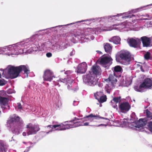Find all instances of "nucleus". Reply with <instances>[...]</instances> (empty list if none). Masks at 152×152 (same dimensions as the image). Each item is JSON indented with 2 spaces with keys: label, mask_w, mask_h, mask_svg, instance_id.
I'll list each match as a JSON object with an SVG mask.
<instances>
[{
  "label": "nucleus",
  "mask_w": 152,
  "mask_h": 152,
  "mask_svg": "<svg viewBox=\"0 0 152 152\" xmlns=\"http://www.w3.org/2000/svg\"><path fill=\"white\" fill-rule=\"evenodd\" d=\"M26 127L28 129L27 132L28 135L35 134L40 130L39 126L38 124L32 125L31 123H29L26 125Z\"/></svg>",
  "instance_id": "nucleus-5"
},
{
  "label": "nucleus",
  "mask_w": 152,
  "mask_h": 152,
  "mask_svg": "<svg viewBox=\"0 0 152 152\" xmlns=\"http://www.w3.org/2000/svg\"><path fill=\"white\" fill-rule=\"evenodd\" d=\"M91 70L93 73L96 75H99L101 71L100 67L96 65H94L92 66Z\"/></svg>",
  "instance_id": "nucleus-20"
},
{
  "label": "nucleus",
  "mask_w": 152,
  "mask_h": 152,
  "mask_svg": "<svg viewBox=\"0 0 152 152\" xmlns=\"http://www.w3.org/2000/svg\"><path fill=\"white\" fill-rule=\"evenodd\" d=\"M72 92H75L78 89V88L77 86L76 87H75L73 88H72L71 89Z\"/></svg>",
  "instance_id": "nucleus-35"
},
{
  "label": "nucleus",
  "mask_w": 152,
  "mask_h": 152,
  "mask_svg": "<svg viewBox=\"0 0 152 152\" xmlns=\"http://www.w3.org/2000/svg\"><path fill=\"white\" fill-rule=\"evenodd\" d=\"M58 38H60L61 37H69L71 36V33L69 32H62L60 34H58L57 35Z\"/></svg>",
  "instance_id": "nucleus-24"
},
{
  "label": "nucleus",
  "mask_w": 152,
  "mask_h": 152,
  "mask_svg": "<svg viewBox=\"0 0 152 152\" xmlns=\"http://www.w3.org/2000/svg\"><path fill=\"white\" fill-rule=\"evenodd\" d=\"M147 118H149L150 119H152V113L150 112L148 109L145 110Z\"/></svg>",
  "instance_id": "nucleus-28"
},
{
  "label": "nucleus",
  "mask_w": 152,
  "mask_h": 152,
  "mask_svg": "<svg viewBox=\"0 0 152 152\" xmlns=\"http://www.w3.org/2000/svg\"><path fill=\"white\" fill-rule=\"evenodd\" d=\"M145 58L147 60L150 59V53L149 52H147L144 55Z\"/></svg>",
  "instance_id": "nucleus-30"
},
{
  "label": "nucleus",
  "mask_w": 152,
  "mask_h": 152,
  "mask_svg": "<svg viewBox=\"0 0 152 152\" xmlns=\"http://www.w3.org/2000/svg\"><path fill=\"white\" fill-rule=\"evenodd\" d=\"M104 124H101L100 125H98L99 126H104Z\"/></svg>",
  "instance_id": "nucleus-45"
},
{
  "label": "nucleus",
  "mask_w": 152,
  "mask_h": 152,
  "mask_svg": "<svg viewBox=\"0 0 152 152\" xmlns=\"http://www.w3.org/2000/svg\"><path fill=\"white\" fill-rule=\"evenodd\" d=\"M148 127L149 131L152 132V121H151L149 122Z\"/></svg>",
  "instance_id": "nucleus-32"
},
{
  "label": "nucleus",
  "mask_w": 152,
  "mask_h": 152,
  "mask_svg": "<svg viewBox=\"0 0 152 152\" xmlns=\"http://www.w3.org/2000/svg\"><path fill=\"white\" fill-rule=\"evenodd\" d=\"M23 136H25L26 135V133L25 132H24L23 133Z\"/></svg>",
  "instance_id": "nucleus-43"
},
{
  "label": "nucleus",
  "mask_w": 152,
  "mask_h": 152,
  "mask_svg": "<svg viewBox=\"0 0 152 152\" xmlns=\"http://www.w3.org/2000/svg\"><path fill=\"white\" fill-rule=\"evenodd\" d=\"M121 112L126 113L128 112L130 108V106L128 102H124L121 103L119 106Z\"/></svg>",
  "instance_id": "nucleus-13"
},
{
  "label": "nucleus",
  "mask_w": 152,
  "mask_h": 152,
  "mask_svg": "<svg viewBox=\"0 0 152 152\" xmlns=\"http://www.w3.org/2000/svg\"><path fill=\"white\" fill-rule=\"evenodd\" d=\"M78 120L79 119L75 118V119L67 121V124L65 125L61 124L54 125H48L46 127V128L50 129L49 132H47L46 133L48 134L50 132H52L53 130H63L70 128L75 127L81 126V123L80 121H76Z\"/></svg>",
  "instance_id": "nucleus-1"
},
{
  "label": "nucleus",
  "mask_w": 152,
  "mask_h": 152,
  "mask_svg": "<svg viewBox=\"0 0 152 152\" xmlns=\"http://www.w3.org/2000/svg\"><path fill=\"white\" fill-rule=\"evenodd\" d=\"M46 56L47 57L49 58L52 56V54L51 53H46Z\"/></svg>",
  "instance_id": "nucleus-36"
},
{
  "label": "nucleus",
  "mask_w": 152,
  "mask_h": 152,
  "mask_svg": "<svg viewBox=\"0 0 152 152\" xmlns=\"http://www.w3.org/2000/svg\"><path fill=\"white\" fill-rule=\"evenodd\" d=\"M85 20H82V21L81 22H83V21H85Z\"/></svg>",
  "instance_id": "nucleus-49"
},
{
  "label": "nucleus",
  "mask_w": 152,
  "mask_h": 152,
  "mask_svg": "<svg viewBox=\"0 0 152 152\" xmlns=\"http://www.w3.org/2000/svg\"><path fill=\"white\" fill-rule=\"evenodd\" d=\"M83 81L86 83H88L91 86L94 85L96 84V80L94 75H92L91 73L84 76Z\"/></svg>",
  "instance_id": "nucleus-6"
},
{
  "label": "nucleus",
  "mask_w": 152,
  "mask_h": 152,
  "mask_svg": "<svg viewBox=\"0 0 152 152\" xmlns=\"http://www.w3.org/2000/svg\"><path fill=\"white\" fill-rule=\"evenodd\" d=\"M99 64L106 67L107 64H110L112 63L113 59L110 57L103 55L99 58Z\"/></svg>",
  "instance_id": "nucleus-7"
},
{
  "label": "nucleus",
  "mask_w": 152,
  "mask_h": 152,
  "mask_svg": "<svg viewBox=\"0 0 152 152\" xmlns=\"http://www.w3.org/2000/svg\"><path fill=\"white\" fill-rule=\"evenodd\" d=\"M75 102H76V101H74V103H73V104H74V103H75Z\"/></svg>",
  "instance_id": "nucleus-48"
},
{
  "label": "nucleus",
  "mask_w": 152,
  "mask_h": 152,
  "mask_svg": "<svg viewBox=\"0 0 152 152\" xmlns=\"http://www.w3.org/2000/svg\"><path fill=\"white\" fill-rule=\"evenodd\" d=\"M97 51L100 54H102V53L100 51Z\"/></svg>",
  "instance_id": "nucleus-44"
},
{
  "label": "nucleus",
  "mask_w": 152,
  "mask_h": 152,
  "mask_svg": "<svg viewBox=\"0 0 152 152\" xmlns=\"http://www.w3.org/2000/svg\"><path fill=\"white\" fill-rule=\"evenodd\" d=\"M1 77V73H0V78Z\"/></svg>",
  "instance_id": "nucleus-46"
},
{
  "label": "nucleus",
  "mask_w": 152,
  "mask_h": 152,
  "mask_svg": "<svg viewBox=\"0 0 152 152\" xmlns=\"http://www.w3.org/2000/svg\"><path fill=\"white\" fill-rule=\"evenodd\" d=\"M121 125H122V126H128L131 128L134 127L140 128L143 127L147 123V120L145 118H140L137 122L136 125L134 126L133 123L130 122L128 123L127 120L126 119L121 120Z\"/></svg>",
  "instance_id": "nucleus-3"
},
{
  "label": "nucleus",
  "mask_w": 152,
  "mask_h": 152,
  "mask_svg": "<svg viewBox=\"0 0 152 152\" xmlns=\"http://www.w3.org/2000/svg\"><path fill=\"white\" fill-rule=\"evenodd\" d=\"M109 41L113 42L114 44H118L120 42V38L118 36L113 37L109 39Z\"/></svg>",
  "instance_id": "nucleus-23"
},
{
  "label": "nucleus",
  "mask_w": 152,
  "mask_h": 152,
  "mask_svg": "<svg viewBox=\"0 0 152 152\" xmlns=\"http://www.w3.org/2000/svg\"><path fill=\"white\" fill-rule=\"evenodd\" d=\"M143 47H148L150 45L151 43V39L146 36H143L140 38Z\"/></svg>",
  "instance_id": "nucleus-17"
},
{
  "label": "nucleus",
  "mask_w": 152,
  "mask_h": 152,
  "mask_svg": "<svg viewBox=\"0 0 152 152\" xmlns=\"http://www.w3.org/2000/svg\"><path fill=\"white\" fill-rule=\"evenodd\" d=\"M140 69H141V71H142V72H144V70L143 69V68L142 67V66H141L140 67Z\"/></svg>",
  "instance_id": "nucleus-42"
},
{
  "label": "nucleus",
  "mask_w": 152,
  "mask_h": 152,
  "mask_svg": "<svg viewBox=\"0 0 152 152\" xmlns=\"http://www.w3.org/2000/svg\"><path fill=\"white\" fill-rule=\"evenodd\" d=\"M5 84V80L4 79H0V86H4Z\"/></svg>",
  "instance_id": "nucleus-34"
},
{
  "label": "nucleus",
  "mask_w": 152,
  "mask_h": 152,
  "mask_svg": "<svg viewBox=\"0 0 152 152\" xmlns=\"http://www.w3.org/2000/svg\"><path fill=\"white\" fill-rule=\"evenodd\" d=\"M107 98L106 96L104 94L102 96H101L99 99L98 101L100 103H102L106 102L107 100Z\"/></svg>",
  "instance_id": "nucleus-26"
},
{
  "label": "nucleus",
  "mask_w": 152,
  "mask_h": 152,
  "mask_svg": "<svg viewBox=\"0 0 152 152\" xmlns=\"http://www.w3.org/2000/svg\"><path fill=\"white\" fill-rule=\"evenodd\" d=\"M88 124H89L88 122H86L84 123L83 124H81V126H88Z\"/></svg>",
  "instance_id": "nucleus-40"
},
{
  "label": "nucleus",
  "mask_w": 152,
  "mask_h": 152,
  "mask_svg": "<svg viewBox=\"0 0 152 152\" xmlns=\"http://www.w3.org/2000/svg\"><path fill=\"white\" fill-rule=\"evenodd\" d=\"M53 73L49 70L45 71L43 76L44 80L50 81L53 78Z\"/></svg>",
  "instance_id": "nucleus-16"
},
{
  "label": "nucleus",
  "mask_w": 152,
  "mask_h": 152,
  "mask_svg": "<svg viewBox=\"0 0 152 152\" xmlns=\"http://www.w3.org/2000/svg\"><path fill=\"white\" fill-rule=\"evenodd\" d=\"M121 15V14H118L117 15L109 16H108V19L109 20H111L110 18H111L112 19H113L114 17L115 18L117 16H118L119 15Z\"/></svg>",
  "instance_id": "nucleus-33"
},
{
  "label": "nucleus",
  "mask_w": 152,
  "mask_h": 152,
  "mask_svg": "<svg viewBox=\"0 0 152 152\" xmlns=\"http://www.w3.org/2000/svg\"><path fill=\"white\" fill-rule=\"evenodd\" d=\"M131 54L129 52L126 50H121L119 53L118 56L116 57L117 61L121 62L124 61L126 64H129L131 61Z\"/></svg>",
  "instance_id": "nucleus-4"
},
{
  "label": "nucleus",
  "mask_w": 152,
  "mask_h": 152,
  "mask_svg": "<svg viewBox=\"0 0 152 152\" xmlns=\"http://www.w3.org/2000/svg\"><path fill=\"white\" fill-rule=\"evenodd\" d=\"M113 107L115 109H118V107H117V105L116 104H115V105H114L113 106Z\"/></svg>",
  "instance_id": "nucleus-41"
},
{
  "label": "nucleus",
  "mask_w": 152,
  "mask_h": 152,
  "mask_svg": "<svg viewBox=\"0 0 152 152\" xmlns=\"http://www.w3.org/2000/svg\"><path fill=\"white\" fill-rule=\"evenodd\" d=\"M122 70V69L121 67L118 65L115 66L114 67V73L115 72H120Z\"/></svg>",
  "instance_id": "nucleus-27"
},
{
  "label": "nucleus",
  "mask_w": 152,
  "mask_h": 152,
  "mask_svg": "<svg viewBox=\"0 0 152 152\" xmlns=\"http://www.w3.org/2000/svg\"><path fill=\"white\" fill-rule=\"evenodd\" d=\"M66 45V44L64 43V45H63V46H64L62 48L61 47V46H60L59 47V48L61 49V50L66 48L65 45Z\"/></svg>",
  "instance_id": "nucleus-38"
},
{
  "label": "nucleus",
  "mask_w": 152,
  "mask_h": 152,
  "mask_svg": "<svg viewBox=\"0 0 152 152\" xmlns=\"http://www.w3.org/2000/svg\"><path fill=\"white\" fill-rule=\"evenodd\" d=\"M127 40L129 45L130 47L136 48L138 46L140 39L138 38L135 39L132 38L128 39Z\"/></svg>",
  "instance_id": "nucleus-15"
},
{
  "label": "nucleus",
  "mask_w": 152,
  "mask_h": 152,
  "mask_svg": "<svg viewBox=\"0 0 152 152\" xmlns=\"http://www.w3.org/2000/svg\"><path fill=\"white\" fill-rule=\"evenodd\" d=\"M117 77V76H115V73H114L113 75H109L108 78L109 83L108 84H106V88H108L109 89L111 88H109L110 86L113 87L115 86V84H116L117 81L116 78Z\"/></svg>",
  "instance_id": "nucleus-8"
},
{
  "label": "nucleus",
  "mask_w": 152,
  "mask_h": 152,
  "mask_svg": "<svg viewBox=\"0 0 152 152\" xmlns=\"http://www.w3.org/2000/svg\"><path fill=\"white\" fill-rule=\"evenodd\" d=\"M135 15L133 14H130L128 15L122 17V18L124 19V18L125 19L127 18H132L134 17H135Z\"/></svg>",
  "instance_id": "nucleus-31"
},
{
  "label": "nucleus",
  "mask_w": 152,
  "mask_h": 152,
  "mask_svg": "<svg viewBox=\"0 0 152 152\" xmlns=\"http://www.w3.org/2000/svg\"><path fill=\"white\" fill-rule=\"evenodd\" d=\"M22 121H21L20 118L15 114L13 115V116L10 117L8 122L10 124H15L19 126H20L22 123Z\"/></svg>",
  "instance_id": "nucleus-12"
},
{
  "label": "nucleus",
  "mask_w": 152,
  "mask_h": 152,
  "mask_svg": "<svg viewBox=\"0 0 152 152\" xmlns=\"http://www.w3.org/2000/svg\"><path fill=\"white\" fill-rule=\"evenodd\" d=\"M31 147H32L31 146L27 147L25 151L24 152H28V151H29L30 148Z\"/></svg>",
  "instance_id": "nucleus-39"
},
{
  "label": "nucleus",
  "mask_w": 152,
  "mask_h": 152,
  "mask_svg": "<svg viewBox=\"0 0 152 152\" xmlns=\"http://www.w3.org/2000/svg\"><path fill=\"white\" fill-rule=\"evenodd\" d=\"M60 81L63 83L66 82V84L67 85V88L69 89H70L71 88L72 86H73L74 84H72L73 82L72 80L70 79L67 80L66 78H64V79H60Z\"/></svg>",
  "instance_id": "nucleus-19"
},
{
  "label": "nucleus",
  "mask_w": 152,
  "mask_h": 152,
  "mask_svg": "<svg viewBox=\"0 0 152 152\" xmlns=\"http://www.w3.org/2000/svg\"><path fill=\"white\" fill-rule=\"evenodd\" d=\"M17 104L18 108L19 109H22V106L21 105L20 103H18Z\"/></svg>",
  "instance_id": "nucleus-37"
},
{
  "label": "nucleus",
  "mask_w": 152,
  "mask_h": 152,
  "mask_svg": "<svg viewBox=\"0 0 152 152\" xmlns=\"http://www.w3.org/2000/svg\"><path fill=\"white\" fill-rule=\"evenodd\" d=\"M117 26V25H113V26Z\"/></svg>",
  "instance_id": "nucleus-47"
},
{
  "label": "nucleus",
  "mask_w": 152,
  "mask_h": 152,
  "mask_svg": "<svg viewBox=\"0 0 152 152\" xmlns=\"http://www.w3.org/2000/svg\"><path fill=\"white\" fill-rule=\"evenodd\" d=\"M152 85V81L150 78H146L145 79L143 82L141 84L139 87L138 91H140V89L142 88H149Z\"/></svg>",
  "instance_id": "nucleus-11"
},
{
  "label": "nucleus",
  "mask_w": 152,
  "mask_h": 152,
  "mask_svg": "<svg viewBox=\"0 0 152 152\" xmlns=\"http://www.w3.org/2000/svg\"><path fill=\"white\" fill-rule=\"evenodd\" d=\"M74 33H71V36H74L75 37H77L78 39L79 37H85L86 35V33L83 30L81 29H78L77 30L74 31Z\"/></svg>",
  "instance_id": "nucleus-14"
},
{
  "label": "nucleus",
  "mask_w": 152,
  "mask_h": 152,
  "mask_svg": "<svg viewBox=\"0 0 152 152\" xmlns=\"http://www.w3.org/2000/svg\"><path fill=\"white\" fill-rule=\"evenodd\" d=\"M113 100L116 104L119 102L121 100V97H114L113 98Z\"/></svg>",
  "instance_id": "nucleus-29"
},
{
  "label": "nucleus",
  "mask_w": 152,
  "mask_h": 152,
  "mask_svg": "<svg viewBox=\"0 0 152 152\" xmlns=\"http://www.w3.org/2000/svg\"><path fill=\"white\" fill-rule=\"evenodd\" d=\"M3 91H0V104L2 108H4V109L7 108L6 107H4V106H7L9 109L10 106L8 104V99L6 97H3Z\"/></svg>",
  "instance_id": "nucleus-10"
},
{
  "label": "nucleus",
  "mask_w": 152,
  "mask_h": 152,
  "mask_svg": "<svg viewBox=\"0 0 152 152\" xmlns=\"http://www.w3.org/2000/svg\"><path fill=\"white\" fill-rule=\"evenodd\" d=\"M87 68V64L85 62H83L78 65L76 69V72L77 73L84 74L86 72Z\"/></svg>",
  "instance_id": "nucleus-9"
},
{
  "label": "nucleus",
  "mask_w": 152,
  "mask_h": 152,
  "mask_svg": "<svg viewBox=\"0 0 152 152\" xmlns=\"http://www.w3.org/2000/svg\"><path fill=\"white\" fill-rule=\"evenodd\" d=\"M94 118L95 119H99V118H102L104 119H105L106 120V121L105 122L107 124H108V122L110 121V120L109 119L107 118H104L103 117H101L100 116H99V115H93V114H91L88 115L86 116V117H84L85 118Z\"/></svg>",
  "instance_id": "nucleus-18"
},
{
  "label": "nucleus",
  "mask_w": 152,
  "mask_h": 152,
  "mask_svg": "<svg viewBox=\"0 0 152 152\" xmlns=\"http://www.w3.org/2000/svg\"><path fill=\"white\" fill-rule=\"evenodd\" d=\"M104 48L105 51L107 53H110L112 50V45L108 43H104Z\"/></svg>",
  "instance_id": "nucleus-21"
},
{
  "label": "nucleus",
  "mask_w": 152,
  "mask_h": 152,
  "mask_svg": "<svg viewBox=\"0 0 152 152\" xmlns=\"http://www.w3.org/2000/svg\"><path fill=\"white\" fill-rule=\"evenodd\" d=\"M104 94L102 91H97L94 94V96L95 99L98 100Z\"/></svg>",
  "instance_id": "nucleus-25"
},
{
  "label": "nucleus",
  "mask_w": 152,
  "mask_h": 152,
  "mask_svg": "<svg viewBox=\"0 0 152 152\" xmlns=\"http://www.w3.org/2000/svg\"><path fill=\"white\" fill-rule=\"evenodd\" d=\"M23 71L24 74L28 76L30 72L29 68L28 66L24 65L18 66H11L8 69V73L10 78L13 79L18 77L20 72Z\"/></svg>",
  "instance_id": "nucleus-2"
},
{
  "label": "nucleus",
  "mask_w": 152,
  "mask_h": 152,
  "mask_svg": "<svg viewBox=\"0 0 152 152\" xmlns=\"http://www.w3.org/2000/svg\"><path fill=\"white\" fill-rule=\"evenodd\" d=\"M7 147L4 142L0 140V152H6Z\"/></svg>",
  "instance_id": "nucleus-22"
}]
</instances>
